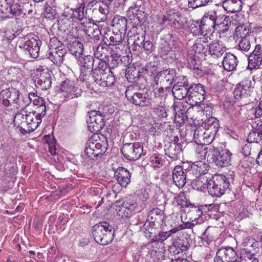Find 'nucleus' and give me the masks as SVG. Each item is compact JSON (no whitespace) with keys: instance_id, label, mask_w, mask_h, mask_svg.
Here are the masks:
<instances>
[{"instance_id":"1","label":"nucleus","mask_w":262,"mask_h":262,"mask_svg":"<svg viewBox=\"0 0 262 262\" xmlns=\"http://www.w3.org/2000/svg\"><path fill=\"white\" fill-rule=\"evenodd\" d=\"M42 114L39 111L30 112L22 111L15 116L14 125L23 134L32 132L37 128L42 122V118L46 115Z\"/></svg>"},{"instance_id":"2","label":"nucleus","mask_w":262,"mask_h":262,"mask_svg":"<svg viewBox=\"0 0 262 262\" xmlns=\"http://www.w3.org/2000/svg\"><path fill=\"white\" fill-rule=\"evenodd\" d=\"M203 181L206 182L207 184L204 183V185H206L208 193L213 196H222L230 185L227 178L222 174H215L208 181L204 177L199 178L196 181L197 185H200Z\"/></svg>"},{"instance_id":"3","label":"nucleus","mask_w":262,"mask_h":262,"mask_svg":"<svg viewBox=\"0 0 262 262\" xmlns=\"http://www.w3.org/2000/svg\"><path fill=\"white\" fill-rule=\"evenodd\" d=\"M205 158L207 160L219 167H227L231 164L232 154L227 149L219 151L214 147L210 148L208 151H206V148L203 151Z\"/></svg>"},{"instance_id":"4","label":"nucleus","mask_w":262,"mask_h":262,"mask_svg":"<svg viewBox=\"0 0 262 262\" xmlns=\"http://www.w3.org/2000/svg\"><path fill=\"white\" fill-rule=\"evenodd\" d=\"M114 231L107 222H102L94 225L92 234L96 242L101 245L110 244L113 239Z\"/></svg>"},{"instance_id":"5","label":"nucleus","mask_w":262,"mask_h":262,"mask_svg":"<svg viewBox=\"0 0 262 262\" xmlns=\"http://www.w3.org/2000/svg\"><path fill=\"white\" fill-rule=\"evenodd\" d=\"M0 101L8 110L23 108L22 98H20L19 92L15 89H6L2 91Z\"/></svg>"},{"instance_id":"6","label":"nucleus","mask_w":262,"mask_h":262,"mask_svg":"<svg viewBox=\"0 0 262 262\" xmlns=\"http://www.w3.org/2000/svg\"><path fill=\"white\" fill-rule=\"evenodd\" d=\"M18 46L27 56L36 58L38 57L41 41L38 36H27L18 40Z\"/></svg>"},{"instance_id":"7","label":"nucleus","mask_w":262,"mask_h":262,"mask_svg":"<svg viewBox=\"0 0 262 262\" xmlns=\"http://www.w3.org/2000/svg\"><path fill=\"white\" fill-rule=\"evenodd\" d=\"M60 42L57 38L54 37L50 39L49 43V50L47 57L54 64L60 66L63 63L67 55L66 50L62 47H60Z\"/></svg>"},{"instance_id":"8","label":"nucleus","mask_w":262,"mask_h":262,"mask_svg":"<svg viewBox=\"0 0 262 262\" xmlns=\"http://www.w3.org/2000/svg\"><path fill=\"white\" fill-rule=\"evenodd\" d=\"M175 76V70L168 69L158 72L154 76L151 85L155 89L169 88L173 83Z\"/></svg>"},{"instance_id":"9","label":"nucleus","mask_w":262,"mask_h":262,"mask_svg":"<svg viewBox=\"0 0 262 262\" xmlns=\"http://www.w3.org/2000/svg\"><path fill=\"white\" fill-rule=\"evenodd\" d=\"M121 152L124 157L130 161H135L145 154L143 153V147L139 142L133 143H125L121 149Z\"/></svg>"},{"instance_id":"10","label":"nucleus","mask_w":262,"mask_h":262,"mask_svg":"<svg viewBox=\"0 0 262 262\" xmlns=\"http://www.w3.org/2000/svg\"><path fill=\"white\" fill-rule=\"evenodd\" d=\"M23 108L28 106L31 102L36 106L34 111H39L42 115L46 114L45 102L41 97L37 96L35 93L30 92L28 95L21 96Z\"/></svg>"},{"instance_id":"11","label":"nucleus","mask_w":262,"mask_h":262,"mask_svg":"<svg viewBox=\"0 0 262 262\" xmlns=\"http://www.w3.org/2000/svg\"><path fill=\"white\" fill-rule=\"evenodd\" d=\"M89 118L87 120L88 129L92 133L100 131L104 126L103 117L99 111H92L89 113Z\"/></svg>"},{"instance_id":"12","label":"nucleus","mask_w":262,"mask_h":262,"mask_svg":"<svg viewBox=\"0 0 262 262\" xmlns=\"http://www.w3.org/2000/svg\"><path fill=\"white\" fill-rule=\"evenodd\" d=\"M92 77L94 82L98 85L102 87L112 86L115 83V78L111 70L102 72L99 70H96L92 73Z\"/></svg>"},{"instance_id":"13","label":"nucleus","mask_w":262,"mask_h":262,"mask_svg":"<svg viewBox=\"0 0 262 262\" xmlns=\"http://www.w3.org/2000/svg\"><path fill=\"white\" fill-rule=\"evenodd\" d=\"M60 93L66 99H70L79 97L81 90L75 86L74 81L67 79L61 84Z\"/></svg>"},{"instance_id":"14","label":"nucleus","mask_w":262,"mask_h":262,"mask_svg":"<svg viewBox=\"0 0 262 262\" xmlns=\"http://www.w3.org/2000/svg\"><path fill=\"white\" fill-rule=\"evenodd\" d=\"M127 99L136 105L148 106L150 101L147 98L146 94L135 92L133 86H128L125 91Z\"/></svg>"},{"instance_id":"15","label":"nucleus","mask_w":262,"mask_h":262,"mask_svg":"<svg viewBox=\"0 0 262 262\" xmlns=\"http://www.w3.org/2000/svg\"><path fill=\"white\" fill-rule=\"evenodd\" d=\"M205 91L204 87L201 84H193L189 86L188 98L186 102L193 105L204 100Z\"/></svg>"},{"instance_id":"16","label":"nucleus","mask_w":262,"mask_h":262,"mask_svg":"<svg viewBox=\"0 0 262 262\" xmlns=\"http://www.w3.org/2000/svg\"><path fill=\"white\" fill-rule=\"evenodd\" d=\"M238 257L237 251L231 247H222L216 252L214 262H231Z\"/></svg>"},{"instance_id":"17","label":"nucleus","mask_w":262,"mask_h":262,"mask_svg":"<svg viewBox=\"0 0 262 262\" xmlns=\"http://www.w3.org/2000/svg\"><path fill=\"white\" fill-rule=\"evenodd\" d=\"M253 81L249 77L244 79L235 88L234 95L236 98L246 97L250 95L253 91Z\"/></svg>"},{"instance_id":"18","label":"nucleus","mask_w":262,"mask_h":262,"mask_svg":"<svg viewBox=\"0 0 262 262\" xmlns=\"http://www.w3.org/2000/svg\"><path fill=\"white\" fill-rule=\"evenodd\" d=\"M148 12L144 6L135 4L130 6L127 11V16L130 19H137L139 23L143 24L146 20Z\"/></svg>"},{"instance_id":"19","label":"nucleus","mask_w":262,"mask_h":262,"mask_svg":"<svg viewBox=\"0 0 262 262\" xmlns=\"http://www.w3.org/2000/svg\"><path fill=\"white\" fill-rule=\"evenodd\" d=\"M258 244L255 242L249 246L244 248L241 251V258L243 262H258L255 253L258 251Z\"/></svg>"},{"instance_id":"20","label":"nucleus","mask_w":262,"mask_h":262,"mask_svg":"<svg viewBox=\"0 0 262 262\" xmlns=\"http://www.w3.org/2000/svg\"><path fill=\"white\" fill-rule=\"evenodd\" d=\"M85 5L83 3L78 4L77 8H71L69 12V17L72 18L73 21L78 20L80 24L83 26L86 24L89 20L86 17V12H84Z\"/></svg>"},{"instance_id":"21","label":"nucleus","mask_w":262,"mask_h":262,"mask_svg":"<svg viewBox=\"0 0 262 262\" xmlns=\"http://www.w3.org/2000/svg\"><path fill=\"white\" fill-rule=\"evenodd\" d=\"M172 92L173 96L176 99L182 100L186 98V100H187L189 93V84L186 81L178 82L173 85Z\"/></svg>"},{"instance_id":"22","label":"nucleus","mask_w":262,"mask_h":262,"mask_svg":"<svg viewBox=\"0 0 262 262\" xmlns=\"http://www.w3.org/2000/svg\"><path fill=\"white\" fill-rule=\"evenodd\" d=\"M224 25V23H217V21L209 19H201V23L199 26V33L203 34L204 32H213L215 30H219L221 26Z\"/></svg>"},{"instance_id":"23","label":"nucleus","mask_w":262,"mask_h":262,"mask_svg":"<svg viewBox=\"0 0 262 262\" xmlns=\"http://www.w3.org/2000/svg\"><path fill=\"white\" fill-rule=\"evenodd\" d=\"M114 177L119 184L124 187L130 182V173L127 169L122 167L116 169L114 172Z\"/></svg>"},{"instance_id":"24","label":"nucleus","mask_w":262,"mask_h":262,"mask_svg":"<svg viewBox=\"0 0 262 262\" xmlns=\"http://www.w3.org/2000/svg\"><path fill=\"white\" fill-rule=\"evenodd\" d=\"M165 155L173 160H177L182 155V146L180 143H169L165 145Z\"/></svg>"},{"instance_id":"25","label":"nucleus","mask_w":262,"mask_h":262,"mask_svg":"<svg viewBox=\"0 0 262 262\" xmlns=\"http://www.w3.org/2000/svg\"><path fill=\"white\" fill-rule=\"evenodd\" d=\"M36 88L46 90L51 86L52 81L49 73L42 71L34 81Z\"/></svg>"},{"instance_id":"26","label":"nucleus","mask_w":262,"mask_h":262,"mask_svg":"<svg viewBox=\"0 0 262 262\" xmlns=\"http://www.w3.org/2000/svg\"><path fill=\"white\" fill-rule=\"evenodd\" d=\"M172 180L173 183L179 188L184 187L186 181V175L182 166L178 165L173 169Z\"/></svg>"},{"instance_id":"27","label":"nucleus","mask_w":262,"mask_h":262,"mask_svg":"<svg viewBox=\"0 0 262 262\" xmlns=\"http://www.w3.org/2000/svg\"><path fill=\"white\" fill-rule=\"evenodd\" d=\"M125 34L113 31L111 34H106L104 37V42L108 46L115 47L121 43L125 37Z\"/></svg>"},{"instance_id":"28","label":"nucleus","mask_w":262,"mask_h":262,"mask_svg":"<svg viewBox=\"0 0 262 262\" xmlns=\"http://www.w3.org/2000/svg\"><path fill=\"white\" fill-rule=\"evenodd\" d=\"M137 211V204L134 201H125L118 211L119 215L129 217Z\"/></svg>"},{"instance_id":"29","label":"nucleus","mask_w":262,"mask_h":262,"mask_svg":"<svg viewBox=\"0 0 262 262\" xmlns=\"http://www.w3.org/2000/svg\"><path fill=\"white\" fill-rule=\"evenodd\" d=\"M210 39V38L206 37L204 35L198 38L192 47L194 54L195 55L204 53L208 48V43Z\"/></svg>"},{"instance_id":"30","label":"nucleus","mask_w":262,"mask_h":262,"mask_svg":"<svg viewBox=\"0 0 262 262\" xmlns=\"http://www.w3.org/2000/svg\"><path fill=\"white\" fill-rule=\"evenodd\" d=\"M164 212L162 210L158 208L151 210L147 216V220L149 224H151L152 228L156 225L155 223L160 224L164 219Z\"/></svg>"},{"instance_id":"31","label":"nucleus","mask_w":262,"mask_h":262,"mask_svg":"<svg viewBox=\"0 0 262 262\" xmlns=\"http://www.w3.org/2000/svg\"><path fill=\"white\" fill-rule=\"evenodd\" d=\"M208 168V164L202 161L193 163L190 166L189 171L192 172L196 177L205 174Z\"/></svg>"},{"instance_id":"32","label":"nucleus","mask_w":262,"mask_h":262,"mask_svg":"<svg viewBox=\"0 0 262 262\" xmlns=\"http://www.w3.org/2000/svg\"><path fill=\"white\" fill-rule=\"evenodd\" d=\"M113 27L114 31L125 34L127 30V19L123 16H116L113 19Z\"/></svg>"},{"instance_id":"33","label":"nucleus","mask_w":262,"mask_h":262,"mask_svg":"<svg viewBox=\"0 0 262 262\" xmlns=\"http://www.w3.org/2000/svg\"><path fill=\"white\" fill-rule=\"evenodd\" d=\"M237 63V57L231 53L226 54L222 62L224 69L227 71L234 70L236 67Z\"/></svg>"},{"instance_id":"34","label":"nucleus","mask_w":262,"mask_h":262,"mask_svg":"<svg viewBox=\"0 0 262 262\" xmlns=\"http://www.w3.org/2000/svg\"><path fill=\"white\" fill-rule=\"evenodd\" d=\"M223 7L228 12L235 13L242 9V2L240 0H224Z\"/></svg>"},{"instance_id":"35","label":"nucleus","mask_w":262,"mask_h":262,"mask_svg":"<svg viewBox=\"0 0 262 262\" xmlns=\"http://www.w3.org/2000/svg\"><path fill=\"white\" fill-rule=\"evenodd\" d=\"M210 55L214 58H219L226 51V47L217 41L212 42L208 46Z\"/></svg>"},{"instance_id":"36","label":"nucleus","mask_w":262,"mask_h":262,"mask_svg":"<svg viewBox=\"0 0 262 262\" xmlns=\"http://www.w3.org/2000/svg\"><path fill=\"white\" fill-rule=\"evenodd\" d=\"M226 17L218 10L213 9L205 13L202 19L215 20L217 23H224Z\"/></svg>"},{"instance_id":"37","label":"nucleus","mask_w":262,"mask_h":262,"mask_svg":"<svg viewBox=\"0 0 262 262\" xmlns=\"http://www.w3.org/2000/svg\"><path fill=\"white\" fill-rule=\"evenodd\" d=\"M202 120L203 121V126L205 129L213 131L216 133H217L220 125L219 122L216 118L211 117L204 120L202 119Z\"/></svg>"},{"instance_id":"38","label":"nucleus","mask_w":262,"mask_h":262,"mask_svg":"<svg viewBox=\"0 0 262 262\" xmlns=\"http://www.w3.org/2000/svg\"><path fill=\"white\" fill-rule=\"evenodd\" d=\"M247 141L249 143H262L261 136L260 135L258 127L252 125V129L250 131L247 138Z\"/></svg>"},{"instance_id":"39","label":"nucleus","mask_w":262,"mask_h":262,"mask_svg":"<svg viewBox=\"0 0 262 262\" xmlns=\"http://www.w3.org/2000/svg\"><path fill=\"white\" fill-rule=\"evenodd\" d=\"M261 62L262 55L251 54L248 58V67L251 70L257 69L261 64Z\"/></svg>"},{"instance_id":"40","label":"nucleus","mask_w":262,"mask_h":262,"mask_svg":"<svg viewBox=\"0 0 262 262\" xmlns=\"http://www.w3.org/2000/svg\"><path fill=\"white\" fill-rule=\"evenodd\" d=\"M108 44L99 45L94 51V56L97 59H104L108 56Z\"/></svg>"},{"instance_id":"41","label":"nucleus","mask_w":262,"mask_h":262,"mask_svg":"<svg viewBox=\"0 0 262 262\" xmlns=\"http://www.w3.org/2000/svg\"><path fill=\"white\" fill-rule=\"evenodd\" d=\"M69 49L73 55L76 57H79L83 52V45L80 41L75 40L70 45Z\"/></svg>"},{"instance_id":"42","label":"nucleus","mask_w":262,"mask_h":262,"mask_svg":"<svg viewBox=\"0 0 262 262\" xmlns=\"http://www.w3.org/2000/svg\"><path fill=\"white\" fill-rule=\"evenodd\" d=\"M212 0H188V6L193 9L207 6L212 3Z\"/></svg>"},{"instance_id":"43","label":"nucleus","mask_w":262,"mask_h":262,"mask_svg":"<svg viewBox=\"0 0 262 262\" xmlns=\"http://www.w3.org/2000/svg\"><path fill=\"white\" fill-rule=\"evenodd\" d=\"M10 16L11 17L13 16H19L21 14H25L26 12L22 9L20 5H18L16 4H10V9H9Z\"/></svg>"},{"instance_id":"44","label":"nucleus","mask_w":262,"mask_h":262,"mask_svg":"<svg viewBox=\"0 0 262 262\" xmlns=\"http://www.w3.org/2000/svg\"><path fill=\"white\" fill-rule=\"evenodd\" d=\"M238 47L242 51L248 52L251 48L250 37L245 36L242 38L238 43Z\"/></svg>"},{"instance_id":"45","label":"nucleus","mask_w":262,"mask_h":262,"mask_svg":"<svg viewBox=\"0 0 262 262\" xmlns=\"http://www.w3.org/2000/svg\"><path fill=\"white\" fill-rule=\"evenodd\" d=\"M203 134V142L204 144L211 143L216 134L215 132L207 129H204Z\"/></svg>"},{"instance_id":"46","label":"nucleus","mask_w":262,"mask_h":262,"mask_svg":"<svg viewBox=\"0 0 262 262\" xmlns=\"http://www.w3.org/2000/svg\"><path fill=\"white\" fill-rule=\"evenodd\" d=\"M204 129V127L202 126V127H198L194 131L193 135L194 139H195V142L198 144H203V138Z\"/></svg>"},{"instance_id":"47","label":"nucleus","mask_w":262,"mask_h":262,"mask_svg":"<svg viewBox=\"0 0 262 262\" xmlns=\"http://www.w3.org/2000/svg\"><path fill=\"white\" fill-rule=\"evenodd\" d=\"M186 23V21L184 18L178 17L177 18L174 19L173 21H171L170 25L175 28L181 29L185 27Z\"/></svg>"},{"instance_id":"48","label":"nucleus","mask_w":262,"mask_h":262,"mask_svg":"<svg viewBox=\"0 0 262 262\" xmlns=\"http://www.w3.org/2000/svg\"><path fill=\"white\" fill-rule=\"evenodd\" d=\"M150 161L154 167H160L162 165L161 157L155 154L150 157Z\"/></svg>"},{"instance_id":"49","label":"nucleus","mask_w":262,"mask_h":262,"mask_svg":"<svg viewBox=\"0 0 262 262\" xmlns=\"http://www.w3.org/2000/svg\"><path fill=\"white\" fill-rule=\"evenodd\" d=\"M177 202L179 205L183 207H188L190 202H188L186 199V197L184 193L180 194L177 199Z\"/></svg>"},{"instance_id":"50","label":"nucleus","mask_w":262,"mask_h":262,"mask_svg":"<svg viewBox=\"0 0 262 262\" xmlns=\"http://www.w3.org/2000/svg\"><path fill=\"white\" fill-rule=\"evenodd\" d=\"M154 112L160 118H166L167 113L162 106H158L154 108Z\"/></svg>"},{"instance_id":"51","label":"nucleus","mask_w":262,"mask_h":262,"mask_svg":"<svg viewBox=\"0 0 262 262\" xmlns=\"http://www.w3.org/2000/svg\"><path fill=\"white\" fill-rule=\"evenodd\" d=\"M169 237L167 232H161L157 235H155L153 240L155 242L162 243Z\"/></svg>"},{"instance_id":"52","label":"nucleus","mask_w":262,"mask_h":262,"mask_svg":"<svg viewBox=\"0 0 262 262\" xmlns=\"http://www.w3.org/2000/svg\"><path fill=\"white\" fill-rule=\"evenodd\" d=\"M134 44L138 46H142V44L145 40V36L143 34H137L134 35Z\"/></svg>"},{"instance_id":"53","label":"nucleus","mask_w":262,"mask_h":262,"mask_svg":"<svg viewBox=\"0 0 262 262\" xmlns=\"http://www.w3.org/2000/svg\"><path fill=\"white\" fill-rule=\"evenodd\" d=\"M9 9H10V4H9L7 3H4L2 4L0 6V11L1 12L6 15V16L11 17L10 16V12Z\"/></svg>"},{"instance_id":"54","label":"nucleus","mask_w":262,"mask_h":262,"mask_svg":"<svg viewBox=\"0 0 262 262\" xmlns=\"http://www.w3.org/2000/svg\"><path fill=\"white\" fill-rule=\"evenodd\" d=\"M96 70H99L102 72H106L107 70L106 63L103 60L99 59L98 65L95 66V68L92 70V73L95 72Z\"/></svg>"},{"instance_id":"55","label":"nucleus","mask_w":262,"mask_h":262,"mask_svg":"<svg viewBox=\"0 0 262 262\" xmlns=\"http://www.w3.org/2000/svg\"><path fill=\"white\" fill-rule=\"evenodd\" d=\"M120 54L116 53L115 54H112L109 59V62H112L113 63L112 67H114L117 66L120 61Z\"/></svg>"},{"instance_id":"56","label":"nucleus","mask_w":262,"mask_h":262,"mask_svg":"<svg viewBox=\"0 0 262 262\" xmlns=\"http://www.w3.org/2000/svg\"><path fill=\"white\" fill-rule=\"evenodd\" d=\"M95 144L96 146H97L96 148V149H95V155H97L98 156L99 155H102V153L104 152L105 147L97 141H95Z\"/></svg>"},{"instance_id":"57","label":"nucleus","mask_w":262,"mask_h":262,"mask_svg":"<svg viewBox=\"0 0 262 262\" xmlns=\"http://www.w3.org/2000/svg\"><path fill=\"white\" fill-rule=\"evenodd\" d=\"M84 152L86 156L92 159H93L94 158L97 157V155H95V152L93 151V150L91 148V147L86 144V146L84 149Z\"/></svg>"},{"instance_id":"58","label":"nucleus","mask_w":262,"mask_h":262,"mask_svg":"<svg viewBox=\"0 0 262 262\" xmlns=\"http://www.w3.org/2000/svg\"><path fill=\"white\" fill-rule=\"evenodd\" d=\"M172 52L171 48L169 47V45H165L164 46L161 48L160 53L162 55H170V57L173 58L170 53Z\"/></svg>"},{"instance_id":"59","label":"nucleus","mask_w":262,"mask_h":262,"mask_svg":"<svg viewBox=\"0 0 262 262\" xmlns=\"http://www.w3.org/2000/svg\"><path fill=\"white\" fill-rule=\"evenodd\" d=\"M143 48L147 53H151L153 50V44L150 41H144L142 44Z\"/></svg>"},{"instance_id":"60","label":"nucleus","mask_w":262,"mask_h":262,"mask_svg":"<svg viewBox=\"0 0 262 262\" xmlns=\"http://www.w3.org/2000/svg\"><path fill=\"white\" fill-rule=\"evenodd\" d=\"M49 150L50 154L52 155H56L58 152V149L56 147L54 142L48 143Z\"/></svg>"},{"instance_id":"61","label":"nucleus","mask_w":262,"mask_h":262,"mask_svg":"<svg viewBox=\"0 0 262 262\" xmlns=\"http://www.w3.org/2000/svg\"><path fill=\"white\" fill-rule=\"evenodd\" d=\"M251 147L250 144H246L242 149V153L245 156H248L251 154Z\"/></svg>"},{"instance_id":"62","label":"nucleus","mask_w":262,"mask_h":262,"mask_svg":"<svg viewBox=\"0 0 262 262\" xmlns=\"http://www.w3.org/2000/svg\"><path fill=\"white\" fill-rule=\"evenodd\" d=\"M255 115L256 118L262 116V100L259 102L258 106L255 109Z\"/></svg>"},{"instance_id":"63","label":"nucleus","mask_w":262,"mask_h":262,"mask_svg":"<svg viewBox=\"0 0 262 262\" xmlns=\"http://www.w3.org/2000/svg\"><path fill=\"white\" fill-rule=\"evenodd\" d=\"M183 228L182 225H179L177 227H175L168 231H166L167 234H168L169 237L172 234L176 233L177 232L183 230Z\"/></svg>"},{"instance_id":"64","label":"nucleus","mask_w":262,"mask_h":262,"mask_svg":"<svg viewBox=\"0 0 262 262\" xmlns=\"http://www.w3.org/2000/svg\"><path fill=\"white\" fill-rule=\"evenodd\" d=\"M174 111L176 112V118H177V115L179 117H180V115H183L185 113V110L181 108L179 106H176L174 107Z\"/></svg>"}]
</instances>
